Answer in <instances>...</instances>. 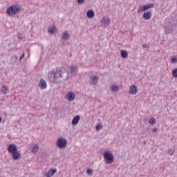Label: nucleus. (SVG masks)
I'll return each instance as SVG.
<instances>
[{
    "instance_id": "obj_25",
    "label": "nucleus",
    "mask_w": 177,
    "mask_h": 177,
    "mask_svg": "<svg viewBox=\"0 0 177 177\" xmlns=\"http://www.w3.org/2000/svg\"><path fill=\"white\" fill-rule=\"evenodd\" d=\"M149 122L150 123V125H154L156 124V118H151Z\"/></svg>"
},
{
    "instance_id": "obj_30",
    "label": "nucleus",
    "mask_w": 177,
    "mask_h": 177,
    "mask_svg": "<svg viewBox=\"0 0 177 177\" xmlns=\"http://www.w3.org/2000/svg\"><path fill=\"white\" fill-rule=\"evenodd\" d=\"M168 153H169V154H170V156H173L174 151L173 149H169Z\"/></svg>"
},
{
    "instance_id": "obj_13",
    "label": "nucleus",
    "mask_w": 177,
    "mask_h": 177,
    "mask_svg": "<svg viewBox=\"0 0 177 177\" xmlns=\"http://www.w3.org/2000/svg\"><path fill=\"white\" fill-rule=\"evenodd\" d=\"M70 72L73 75H75V74L78 73V66L72 65L70 68Z\"/></svg>"
},
{
    "instance_id": "obj_10",
    "label": "nucleus",
    "mask_w": 177,
    "mask_h": 177,
    "mask_svg": "<svg viewBox=\"0 0 177 177\" xmlns=\"http://www.w3.org/2000/svg\"><path fill=\"white\" fill-rule=\"evenodd\" d=\"M57 172V169H50L48 171L46 172V177H52Z\"/></svg>"
},
{
    "instance_id": "obj_26",
    "label": "nucleus",
    "mask_w": 177,
    "mask_h": 177,
    "mask_svg": "<svg viewBox=\"0 0 177 177\" xmlns=\"http://www.w3.org/2000/svg\"><path fill=\"white\" fill-rule=\"evenodd\" d=\"M86 174H87L88 175H93V169H88L86 170Z\"/></svg>"
},
{
    "instance_id": "obj_6",
    "label": "nucleus",
    "mask_w": 177,
    "mask_h": 177,
    "mask_svg": "<svg viewBox=\"0 0 177 177\" xmlns=\"http://www.w3.org/2000/svg\"><path fill=\"white\" fill-rule=\"evenodd\" d=\"M65 97L68 102H73L75 99V93L73 91H68Z\"/></svg>"
},
{
    "instance_id": "obj_31",
    "label": "nucleus",
    "mask_w": 177,
    "mask_h": 177,
    "mask_svg": "<svg viewBox=\"0 0 177 177\" xmlns=\"http://www.w3.org/2000/svg\"><path fill=\"white\" fill-rule=\"evenodd\" d=\"M23 58H24V53H23L21 56L19 57V60L21 61Z\"/></svg>"
},
{
    "instance_id": "obj_21",
    "label": "nucleus",
    "mask_w": 177,
    "mask_h": 177,
    "mask_svg": "<svg viewBox=\"0 0 177 177\" xmlns=\"http://www.w3.org/2000/svg\"><path fill=\"white\" fill-rule=\"evenodd\" d=\"M39 86L41 88V89H45V80H44V79L40 80Z\"/></svg>"
},
{
    "instance_id": "obj_23",
    "label": "nucleus",
    "mask_w": 177,
    "mask_h": 177,
    "mask_svg": "<svg viewBox=\"0 0 177 177\" xmlns=\"http://www.w3.org/2000/svg\"><path fill=\"white\" fill-rule=\"evenodd\" d=\"M171 75L174 78H177V68L172 70Z\"/></svg>"
},
{
    "instance_id": "obj_27",
    "label": "nucleus",
    "mask_w": 177,
    "mask_h": 177,
    "mask_svg": "<svg viewBox=\"0 0 177 177\" xmlns=\"http://www.w3.org/2000/svg\"><path fill=\"white\" fill-rule=\"evenodd\" d=\"M102 128H103V125H102V124H97V125L95 127L96 131H100V129H102Z\"/></svg>"
},
{
    "instance_id": "obj_20",
    "label": "nucleus",
    "mask_w": 177,
    "mask_h": 177,
    "mask_svg": "<svg viewBox=\"0 0 177 177\" xmlns=\"http://www.w3.org/2000/svg\"><path fill=\"white\" fill-rule=\"evenodd\" d=\"M1 92H2V93H3V95H6V93H8V92H9V88L5 85L2 86Z\"/></svg>"
},
{
    "instance_id": "obj_29",
    "label": "nucleus",
    "mask_w": 177,
    "mask_h": 177,
    "mask_svg": "<svg viewBox=\"0 0 177 177\" xmlns=\"http://www.w3.org/2000/svg\"><path fill=\"white\" fill-rule=\"evenodd\" d=\"M171 62H172V63H177V58L175 57H173L171 58Z\"/></svg>"
},
{
    "instance_id": "obj_28",
    "label": "nucleus",
    "mask_w": 177,
    "mask_h": 177,
    "mask_svg": "<svg viewBox=\"0 0 177 177\" xmlns=\"http://www.w3.org/2000/svg\"><path fill=\"white\" fill-rule=\"evenodd\" d=\"M77 2L79 5H84V3H85V0H77Z\"/></svg>"
},
{
    "instance_id": "obj_19",
    "label": "nucleus",
    "mask_w": 177,
    "mask_h": 177,
    "mask_svg": "<svg viewBox=\"0 0 177 177\" xmlns=\"http://www.w3.org/2000/svg\"><path fill=\"white\" fill-rule=\"evenodd\" d=\"M120 56L122 59H127L128 58V51L125 50H122L120 51Z\"/></svg>"
},
{
    "instance_id": "obj_5",
    "label": "nucleus",
    "mask_w": 177,
    "mask_h": 177,
    "mask_svg": "<svg viewBox=\"0 0 177 177\" xmlns=\"http://www.w3.org/2000/svg\"><path fill=\"white\" fill-rule=\"evenodd\" d=\"M57 146L58 149H64L67 146V140L62 137L57 140Z\"/></svg>"
},
{
    "instance_id": "obj_18",
    "label": "nucleus",
    "mask_w": 177,
    "mask_h": 177,
    "mask_svg": "<svg viewBox=\"0 0 177 177\" xmlns=\"http://www.w3.org/2000/svg\"><path fill=\"white\" fill-rule=\"evenodd\" d=\"M102 24H104L105 27H107L110 24V20H109V19L106 17H104L102 19Z\"/></svg>"
},
{
    "instance_id": "obj_14",
    "label": "nucleus",
    "mask_w": 177,
    "mask_h": 177,
    "mask_svg": "<svg viewBox=\"0 0 177 177\" xmlns=\"http://www.w3.org/2000/svg\"><path fill=\"white\" fill-rule=\"evenodd\" d=\"M151 12L150 11H147V12H145L143 14V19L144 20H150V19H151Z\"/></svg>"
},
{
    "instance_id": "obj_7",
    "label": "nucleus",
    "mask_w": 177,
    "mask_h": 177,
    "mask_svg": "<svg viewBox=\"0 0 177 177\" xmlns=\"http://www.w3.org/2000/svg\"><path fill=\"white\" fill-rule=\"evenodd\" d=\"M8 151L10 153V154H12L17 151V147H16L15 144H11L8 147Z\"/></svg>"
},
{
    "instance_id": "obj_12",
    "label": "nucleus",
    "mask_w": 177,
    "mask_h": 177,
    "mask_svg": "<svg viewBox=\"0 0 177 177\" xmlns=\"http://www.w3.org/2000/svg\"><path fill=\"white\" fill-rule=\"evenodd\" d=\"M70 37H71V35L68 34L67 30H65L64 33L62 35V38L63 41H70Z\"/></svg>"
},
{
    "instance_id": "obj_33",
    "label": "nucleus",
    "mask_w": 177,
    "mask_h": 177,
    "mask_svg": "<svg viewBox=\"0 0 177 177\" xmlns=\"http://www.w3.org/2000/svg\"><path fill=\"white\" fill-rule=\"evenodd\" d=\"M157 131H158V129L157 128H154L153 129V132H157Z\"/></svg>"
},
{
    "instance_id": "obj_15",
    "label": "nucleus",
    "mask_w": 177,
    "mask_h": 177,
    "mask_svg": "<svg viewBox=\"0 0 177 177\" xmlns=\"http://www.w3.org/2000/svg\"><path fill=\"white\" fill-rule=\"evenodd\" d=\"M80 120H81V116L79 115H76L73 120H72V125L75 126L77 125L80 122Z\"/></svg>"
},
{
    "instance_id": "obj_34",
    "label": "nucleus",
    "mask_w": 177,
    "mask_h": 177,
    "mask_svg": "<svg viewBox=\"0 0 177 177\" xmlns=\"http://www.w3.org/2000/svg\"><path fill=\"white\" fill-rule=\"evenodd\" d=\"M45 88H46V82L45 83Z\"/></svg>"
},
{
    "instance_id": "obj_1",
    "label": "nucleus",
    "mask_w": 177,
    "mask_h": 177,
    "mask_svg": "<svg viewBox=\"0 0 177 177\" xmlns=\"http://www.w3.org/2000/svg\"><path fill=\"white\" fill-rule=\"evenodd\" d=\"M48 79L53 84H60L68 80V71L64 67H58L56 70L50 71L48 74Z\"/></svg>"
},
{
    "instance_id": "obj_11",
    "label": "nucleus",
    "mask_w": 177,
    "mask_h": 177,
    "mask_svg": "<svg viewBox=\"0 0 177 177\" xmlns=\"http://www.w3.org/2000/svg\"><path fill=\"white\" fill-rule=\"evenodd\" d=\"M129 93L130 95H136V93H138V87L135 85H131L129 88Z\"/></svg>"
},
{
    "instance_id": "obj_24",
    "label": "nucleus",
    "mask_w": 177,
    "mask_h": 177,
    "mask_svg": "<svg viewBox=\"0 0 177 177\" xmlns=\"http://www.w3.org/2000/svg\"><path fill=\"white\" fill-rule=\"evenodd\" d=\"M111 91H113V92H117L118 91V86L113 84L111 86Z\"/></svg>"
},
{
    "instance_id": "obj_32",
    "label": "nucleus",
    "mask_w": 177,
    "mask_h": 177,
    "mask_svg": "<svg viewBox=\"0 0 177 177\" xmlns=\"http://www.w3.org/2000/svg\"><path fill=\"white\" fill-rule=\"evenodd\" d=\"M142 47L144 49H146V48H147V44H142Z\"/></svg>"
},
{
    "instance_id": "obj_8",
    "label": "nucleus",
    "mask_w": 177,
    "mask_h": 177,
    "mask_svg": "<svg viewBox=\"0 0 177 177\" xmlns=\"http://www.w3.org/2000/svg\"><path fill=\"white\" fill-rule=\"evenodd\" d=\"M99 81V77L94 75L90 77V82L89 84L91 85H96L97 84V82Z\"/></svg>"
},
{
    "instance_id": "obj_4",
    "label": "nucleus",
    "mask_w": 177,
    "mask_h": 177,
    "mask_svg": "<svg viewBox=\"0 0 177 177\" xmlns=\"http://www.w3.org/2000/svg\"><path fill=\"white\" fill-rule=\"evenodd\" d=\"M151 8H154V3H150L149 4H145L142 6H140L137 10L138 14L142 13V12H145L146 10H149V9H151Z\"/></svg>"
},
{
    "instance_id": "obj_16",
    "label": "nucleus",
    "mask_w": 177,
    "mask_h": 177,
    "mask_svg": "<svg viewBox=\"0 0 177 177\" xmlns=\"http://www.w3.org/2000/svg\"><path fill=\"white\" fill-rule=\"evenodd\" d=\"M12 154V159L16 160H19V158H20V156H21V154L20 153V152L19 151H15V152H13Z\"/></svg>"
},
{
    "instance_id": "obj_17",
    "label": "nucleus",
    "mask_w": 177,
    "mask_h": 177,
    "mask_svg": "<svg viewBox=\"0 0 177 177\" xmlns=\"http://www.w3.org/2000/svg\"><path fill=\"white\" fill-rule=\"evenodd\" d=\"M88 19H93L95 17V12L93 10H89L86 12Z\"/></svg>"
},
{
    "instance_id": "obj_9",
    "label": "nucleus",
    "mask_w": 177,
    "mask_h": 177,
    "mask_svg": "<svg viewBox=\"0 0 177 177\" xmlns=\"http://www.w3.org/2000/svg\"><path fill=\"white\" fill-rule=\"evenodd\" d=\"M38 149H39L38 147V144H32L29 147V150H30L31 153H32L33 154H35V153L38 151Z\"/></svg>"
},
{
    "instance_id": "obj_3",
    "label": "nucleus",
    "mask_w": 177,
    "mask_h": 177,
    "mask_svg": "<svg viewBox=\"0 0 177 177\" xmlns=\"http://www.w3.org/2000/svg\"><path fill=\"white\" fill-rule=\"evenodd\" d=\"M104 160L106 164H111L114 161V155L110 151L104 152L103 154Z\"/></svg>"
},
{
    "instance_id": "obj_22",
    "label": "nucleus",
    "mask_w": 177,
    "mask_h": 177,
    "mask_svg": "<svg viewBox=\"0 0 177 177\" xmlns=\"http://www.w3.org/2000/svg\"><path fill=\"white\" fill-rule=\"evenodd\" d=\"M57 30H56V28H53V27H51L48 29V32L49 34H55V32H56Z\"/></svg>"
},
{
    "instance_id": "obj_2",
    "label": "nucleus",
    "mask_w": 177,
    "mask_h": 177,
    "mask_svg": "<svg viewBox=\"0 0 177 177\" xmlns=\"http://www.w3.org/2000/svg\"><path fill=\"white\" fill-rule=\"evenodd\" d=\"M20 9L19 5H12L7 8L6 13L8 16H15V15H17L20 12Z\"/></svg>"
}]
</instances>
